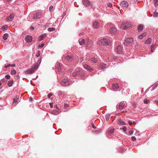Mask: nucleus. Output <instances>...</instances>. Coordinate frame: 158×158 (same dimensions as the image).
<instances>
[{
	"label": "nucleus",
	"instance_id": "nucleus-5",
	"mask_svg": "<svg viewBox=\"0 0 158 158\" xmlns=\"http://www.w3.org/2000/svg\"><path fill=\"white\" fill-rule=\"evenodd\" d=\"M60 82L61 85L64 86H67L69 84V81L67 79H62Z\"/></svg>",
	"mask_w": 158,
	"mask_h": 158
},
{
	"label": "nucleus",
	"instance_id": "nucleus-7",
	"mask_svg": "<svg viewBox=\"0 0 158 158\" xmlns=\"http://www.w3.org/2000/svg\"><path fill=\"white\" fill-rule=\"evenodd\" d=\"M126 104V102H121L118 104V107L119 109H123L125 106Z\"/></svg>",
	"mask_w": 158,
	"mask_h": 158
},
{
	"label": "nucleus",
	"instance_id": "nucleus-56",
	"mask_svg": "<svg viewBox=\"0 0 158 158\" xmlns=\"http://www.w3.org/2000/svg\"><path fill=\"white\" fill-rule=\"evenodd\" d=\"M52 96V94L50 93V94H48V98H50L51 96Z\"/></svg>",
	"mask_w": 158,
	"mask_h": 158
},
{
	"label": "nucleus",
	"instance_id": "nucleus-59",
	"mask_svg": "<svg viewBox=\"0 0 158 158\" xmlns=\"http://www.w3.org/2000/svg\"><path fill=\"white\" fill-rule=\"evenodd\" d=\"M64 106L65 107H67L68 106V104L67 103H64Z\"/></svg>",
	"mask_w": 158,
	"mask_h": 158
},
{
	"label": "nucleus",
	"instance_id": "nucleus-55",
	"mask_svg": "<svg viewBox=\"0 0 158 158\" xmlns=\"http://www.w3.org/2000/svg\"><path fill=\"white\" fill-rule=\"evenodd\" d=\"M123 131H125L126 130V129H127V127H124L123 128Z\"/></svg>",
	"mask_w": 158,
	"mask_h": 158
},
{
	"label": "nucleus",
	"instance_id": "nucleus-35",
	"mask_svg": "<svg viewBox=\"0 0 158 158\" xmlns=\"http://www.w3.org/2000/svg\"><path fill=\"white\" fill-rule=\"evenodd\" d=\"M155 6L156 7L158 6V0H154Z\"/></svg>",
	"mask_w": 158,
	"mask_h": 158
},
{
	"label": "nucleus",
	"instance_id": "nucleus-10",
	"mask_svg": "<svg viewBox=\"0 0 158 158\" xmlns=\"http://www.w3.org/2000/svg\"><path fill=\"white\" fill-rule=\"evenodd\" d=\"M83 67L85 69L89 72H91L93 70V69L92 68L87 64H84L83 65Z\"/></svg>",
	"mask_w": 158,
	"mask_h": 158
},
{
	"label": "nucleus",
	"instance_id": "nucleus-23",
	"mask_svg": "<svg viewBox=\"0 0 158 158\" xmlns=\"http://www.w3.org/2000/svg\"><path fill=\"white\" fill-rule=\"evenodd\" d=\"M110 31L111 34H114L116 32V29L114 27L110 29Z\"/></svg>",
	"mask_w": 158,
	"mask_h": 158
},
{
	"label": "nucleus",
	"instance_id": "nucleus-12",
	"mask_svg": "<svg viewBox=\"0 0 158 158\" xmlns=\"http://www.w3.org/2000/svg\"><path fill=\"white\" fill-rule=\"evenodd\" d=\"M93 26L94 28H97L99 26V23L97 21H95L93 22Z\"/></svg>",
	"mask_w": 158,
	"mask_h": 158
},
{
	"label": "nucleus",
	"instance_id": "nucleus-51",
	"mask_svg": "<svg viewBox=\"0 0 158 158\" xmlns=\"http://www.w3.org/2000/svg\"><path fill=\"white\" fill-rule=\"evenodd\" d=\"M135 135H140V132L139 131H136L135 133Z\"/></svg>",
	"mask_w": 158,
	"mask_h": 158
},
{
	"label": "nucleus",
	"instance_id": "nucleus-24",
	"mask_svg": "<svg viewBox=\"0 0 158 158\" xmlns=\"http://www.w3.org/2000/svg\"><path fill=\"white\" fill-rule=\"evenodd\" d=\"M65 59L66 60H68L69 61H71L73 60V57L68 55L66 56Z\"/></svg>",
	"mask_w": 158,
	"mask_h": 158
},
{
	"label": "nucleus",
	"instance_id": "nucleus-29",
	"mask_svg": "<svg viewBox=\"0 0 158 158\" xmlns=\"http://www.w3.org/2000/svg\"><path fill=\"white\" fill-rule=\"evenodd\" d=\"M152 41L151 39L150 38H148L146 41L145 43L147 44H151Z\"/></svg>",
	"mask_w": 158,
	"mask_h": 158
},
{
	"label": "nucleus",
	"instance_id": "nucleus-63",
	"mask_svg": "<svg viewBox=\"0 0 158 158\" xmlns=\"http://www.w3.org/2000/svg\"><path fill=\"white\" fill-rule=\"evenodd\" d=\"M30 28L32 30H33L34 29V28L33 27H31Z\"/></svg>",
	"mask_w": 158,
	"mask_h": 158
},
{
	"label": "nucleus",
	"instance_id": "nucleus-58",
	"mask_svg": "<svg viewBox=\"0 0 158 158\" xmlns=\"http://www.w3.org/2000/svg\"><path fill=\"white\" fill-rule=\"evenodd\" d=\"M18 98H16V99L15 100H14V103H13V104H14V103H16V102L18 101Z\"/></svg>",
	"mask_w": 158,
	"mask_h": 158
},
{
	"label": "nucleus",
	"instance_id": "nucleus-13",
	"mask_svg": "<svg viewBox=\"0 0 158 158\" xmlns=\"http://www.w3.org/2000/svg\"><path fill=\"white\" fill-rule=\"evenodd\" d=\"M34 71L31 68L27 69L25 71L26 74H31L34 72Z\"/></svg>",
	"mask_w": 158,
	"mask_h": 158
},
{
	"label": "nucleus",
	"instance_id": "nucleus-32",
	"mask_svg": "<svg viewBox=\"0 0 158 158\" xmlns=\"http://www.w3.org/2000/svg\"><path fill=\"white\" fill-rule=\"evenodd\" d=\"M56 30L55 27H49L48 29V30L49 31H54Z\"/></svg>",
	"mask_w": 158,
	"mask_h": 158
},
{
	"label": "nucleus",
	"instance_id": "nucleus-42",
	"mask_svg": "<svg viewBox=\"0 0 158 158\" xmlns=\"http://www.w3.org/2000/svg\"><path fill=\"white\" fill-rule=\"evenodd\" d=\"M5 77L6 79H9L10 78V76L9 75L7 74L5 75Z\"/></svg>",
	"mask_w": 158,
	"mask_h": 158
},
{
	"label": "nucleus",
	"instance_id": "nucleus-25",
	"mask_svg": "<svg viewBox=\"0 0 158 158\" xmlns=\"http://www.w3.org/2000/svg\"><path fill=\"white\" fill-rule=\"evenodd\" d=\"M146 34L147 33L146 32L143 33L142 34H141V35H139V39H142L143 37L145 36H146Z\"/></svg>",
	"mask_w": 158,
	"mask_h": 158
},
{
	"label": "nucleus",
	"instance_id": "nucleus-44",
	"mask_svg": "<svg viewBox=\"0 0 158 158\" xmlns=\"http://www.w3.org/2000/svg\"><path fill=\"white\" fill-rule=\"evenodd\" d=\"M54 107L56 108L57 110H60V106H57L56 105H54Z\"/></svg>",
	"mask_w": 158,
	"mask_h": 158
},
{
	"label": "nucleus",
	"instance_id": "nucleus-37",
	"mask_svg": "<svg viewBox=\"0 0 158 158\" xmlns=\"http://www.w3.org/2000/svg\"><path fill=\"white\" fill-rule=\"evenodd\" d=\"M153 16L154 17H158V12L156 11H155L154 13Z\"/></svg>",
	"mask_w": 158,
	"mask_h": 158
},
{
	"label": "nucleus",
	"instance_id": "nucleus-3",
	"mask_svg": "<svg viewBox=\"0 0 158 158\" xmlns=\"http://www.w3.org/2000/svg\"><path fill=\"white\" fill-rule=\"evenodd\" d=\"M133 39L132 38H127L125 41L124 44L127 46H128L132 43L133 42Z\"/></svg>",
	"mask_w": 158,
	"mask_h": 158
},
{
	"label": "nucleus",
	"instance_id": "nucleus-41",
	"mask_svg": "<svg viewBox=\"0 0 158 158\" xmlns=\"http://www.w3.org/2000/svg\"><path fill=\"white\" fill-rule=\"evenodd\" d=\"M149 102V100L145 99L144 100V102L145 104H148Z\"/></svg>",
	"mask_w": 158,
	"mask_h": 158
},
{
	"label": "nucleus",
	"instance_id": "nucleus-27",
	"mask_svg": "<svg viewBox=\"0 0 158 158\" xmlns=\"http://www.w3.org/2000/svg\"><path fill=\"white\" fill-rule=\"evenodd\" d=\"M92 44V42L90 40H88L87 41V46L88 47H91Z\"/></svg>",
	"mask_w": 158,
	"mask_h": 158
},
{
	"label": "nucleus",
	"instance_id": "nucleus-52",
	"mask_svg": "<svg viewBox=\"0 0 158 158\" xmlns=\"http://www.w3.org/2000/svg\"><path fill=\"white\" fill-rule=\"evenodd\" d=\"M53 8V6H51L49 8V11H51Z\"/></svg>",
	"mask_w": 158,
	"mask_h": 158
},
{
	"label": "nucleus",
	"instance_id": "nucleus-57",
	"mask_svg": "<svg viewBox=\"0 0 158 158\" xmlns=\"http://www.w3.org/2000/svg\"><path fill=\"white\" fill-rule=\"evenodd\" d=\"M91 125L93 128H96L95 126L94 125L93 123Z\"/></svg>",
	"mask_w": 158,
	"mask_h": 158
},
{
	"label": "nucleus",
	"instance_id": "nucleus-17",
	"mask_svg": "<svg viewBox=\"0 0 158 158\" xmlns=\"http://www.w3.org/2000/svg\"><path fill=\"white\" fill-rule=\"evenodd\" d=\"M60 112V110H54L51 111V113L55 115H57Z\"/></svg>",
	"mask_w": 158,
	"mask_h": 158
},
{
	"label": "nucleus",
	"instance_id": "nucleus-45",
	"mask_svg": "<svg viewBox=\"0 0 158 158\" xmlns=\"http://www.w3.org/2000/svg\"><path fill=\"white\" fill-rule=\"evenodd\" d=\"M44 45V44L42 43L40 44H39L38 45L39 48H42L43 47Z\"/></svg>",
	"mask_w": 158,
	"mask_h": 158
},
{
	"label": "nucleus",
	"instance_id": "nucleus-43",
	"mask_svg": "<svg viewBox=\"0 0 158 158\" xmlns=\"http://www.w3.org/2000/svg\"><path fill=\"white\" fill-rule=\"evenodd\" d=\"M63 93L60 91H59L58 92V96H60L62 95L63 94Z\"/></svg>",
	"mask_w": 158,
	"mask_h": 158
},
{
	"label": "nucleus",
	"instance_id": "nucleus-34",
	"mask_svg": "<svg viewBox=\"0 0 158 158\" xmlns=\"http://www.w3.org/2000/svg\"><path fill=\"white\" fill-rule=\"evenodd\" d=\"M13 83V82L11 81H8L7 85L9 87H11Z\"/></svg>",
	"mask_w": 158,
	"mask_h": 158
},
{
	"label": "nucleus",
	"instance_id": "nucleus-40",
	"mask_svg": "<svg viewBox=\"0 0 158 158\" xmlns=\"http://www.w3.org/2000/svg\"><path fill=\"white\" fill-rule=\"evenodd\" d=\"M8 27V26L6 25H4L2 27V30H5L7 29Z\"/></svg>",
	"mask_w": 158,
	"mask_h": 158
},
{
	"label": "nucleus",
	"instance_id": "nucleus-60",
	"mask_svg": "<svg viewBox=\"0 0 158 158\" xmlns=\"http://www.w3.org/2000/svg\"><path fill=\"white\" fill-rule=\"evenodd\" d=\"M10 67H15V64H10Z\"/></svg>",
	"mask_w": 158,
	"mask_h": 158
},
{
	"label": "nucleus",
	"instance_id": "nucleus-33",
	"mask_svg": "<svg viewBox=\"0 0 158 158\" xmlns=\"http://www.w3.org/2000/svg\"><path fill=\"white\" fill-rule=\"evenodd\" d=\"M110 118V115L109 114H107L106 116V120L108 121L109 120Z\"/></svg>",
	"mask_w": 158,
	"mask_h": 158
},
{
	"label": "nucleus",
	"instance_id": "nucleus-49",
	"mask_svg": "<svg viewBox=\"0 0 158 158\" xmlns=\"http://www.w3.org/2000/svg\"><path fill=\"white\" fill-rule=\"evenodd\" d=\"M155 45H154V44H152V45H151V51L152 52H153V51H152L153 50V47L155 46Z\"/></svg>",
	"mask_w": 158,
	"mask_h": 158
},
{
	"label": "nucleus",
	"instance_id": "nucleus-16",
	"mask_svg": "<svg viewBox=\"0 0 158 158\" xmlns=\"http://www.w3.org/2000/svg\"><path fill=\"white\" fill-rule=\"evenodd\" d=\"M121 5L123 7H127L128 6V4L127 2L126 1H124L121 2Z\"/></svg>",
	"mask_w": 158,
	"mask_h": 158
},
{
	"label": "nucleus",
	"instance_id": "nucleus-2",
	"mask_svg": "<svg viewBox=\"0 0 158 158\" xmlns=\"http://www.w3.org/2000/svg\"><path fill=\"white\" fill-rule=\"evenodd\" d=\"M41 61V58H39L37 62L33 65L31 67V69L34 70V71H35L38 68Z\"/></svg>",
	"mask_w": 158,
	"mask_h": 158
},
{
	"label": "nucleus",
	"instance_id": "nucleus-54",
	"mask_svg": "<svg viewBox=\"0 0 158 158\" xmlns=\"http://www.w3.org/2000/svg\"><path fill=\"white\" fill-rule=\"evenodd\" d=\"M10 64H8L7 65H6L5 66V68H7L8 67H10Z\"/></svg>",
	"mask_w": 158,
	"mask_h": 158
},
{
	"label": "nucleus",
	"instance_id": "nucleus-31",
	"mask_svg": "<svg viewBox=\"0 0 158 158\" xmlns=\"http://www.w3.org/2000/svg\"><path fill=\"white\" fill-rule=\"evenodd\" d=\"M118 123L120 125H125V123L124 122L122 121L121 119H118Z\"/></svg>",
	"mask_w": 158,
	"mask_h": 158
},
{
	"label": "nucleus",
	"instance_id": "nucleus-46",
	"mask_svg": "<svg viewBox=\"0 0 158 158\" xmlns=\"http://www.w3.org/2000/svg\"><path fill=\"white\" fill-rule=\"evenodd\" d=\"M134 131L133 130H131L129 131V134L130 135H131L133 134Z\"/></svg>",
	"mask_w": 158,
	"mask_h": 158
},
{
	"label": "nucleus",
	"instance_id": "nucleus-20",
	"mask_svg": "<svg viewBox=\"0 0 158 158\" xmlns=\"http://www.w3.org/2000/svg\"><path fill=\"white\" fill-rule=\"evenodd\" d=\"M90 61L94 63H96L97 62V58L94 57H91L89 59Z\"/></svg>",
	"mask_w": 158,
	"mask_h": 158
},
{
	"label": "nucleus",
	"instance_id": "nucleus-30",
	"mask_svg": "<svg viewBox=\"0 0 158 158\" xmlns=\"http://www.w3.org/2000/svg\"><path fill=\"white\" fill-rule=\"evenodd\" d=\"M79 42L80 45H82L84 44L85 40L84 39H80Z\"/></svg>",
	"mask_w": 158,
	"mask_h": 158
},
{
	"label": "nucleus",
	"instance_id": "nucleus-11",
	"mask_svg": "<svg viewBox=\"0 0 158 158\" xmlns=\"http://www.w3.org/2000/svg\"><path fill=\"white\" fill-rule=\"evenodd\" d=\"M25 40L27 42H30L32 40V37L30 35H27L25 37Z\"/></svg>",
	"mask_w": 158,
	"mask_h": 158
},
{
	"label": "nucleus",
	"instance_id": "nucleus-36",
	"mask_svg": "<svg viewBox=\"0 0 158 158\" xmlns=\"http://www.w3.org/2000/svg\"><path fill=\"white\" fill-rule=\"evenodd\" d=\"M16 73V71L15 69L12 70L11 71L10 74L11 75H15Z\"/></svg>",
	"mask_w": 158,
	"mask_h": 158
},
{
	"label": "nucleus",
	"instance_id": "nucleus-47",
	"mask_svg": "<svg viewBox=\"0 0 158 158\" xmlns=\"http://www.w3.org/2000/svg\"><path fill=\"white\" fill-rule=\"evenodd\" d=\"M107 6L109 7H111L112 6V5L111 3H109L107 4Z\"/></svg>",
	"mask_w": 158,
	"mask_h": 158
},
{
	"label": "nucleus",
	"instance_id": "nucleus-39",
	"mask_svg": "<svg viewBox=\"0 0 158 158\" xmlns=\"http://www.w3.org/2000/svg\"><path fill=\"white\" fill-rule=\"evenodd\" d=\"M61 65L59 64V66L58 67V71L59 72H60V71L61 70Z\"/></svg>",
	"mask_w": 158,
	"mask_h": 158
},
{
	"label": "nucleus",
	"instance_id": "nucleus-64",
	"mask_svg": "<svg viewBox=\"0 0 158 158\" xmlns=\"http://www.w3.org/2000/svg\"><path fill=\"white\" fill-rule=\"evenodd\" d=\"M132 123L134 125H135L136 124V123L135 121L133 122V123Z\"/></svg>",
	"mask_w": 158,
	"mask_h": 158
},
{
	"label": "nucleus",
	"instance_id": "nucleus-14",
	"mask_svg": "<svg viewBox=\"0 0 158 158\" xmlns=\"http://www.w3.org/2000/svg\"><path fill=\"white\" fill-rule=\"evenodd\" d=\"M82 2L83 5L87 7L89 6L90 5V2L88 0H83Z\"/></svg>",
	"mask_w": 158,
	"mask_h": 158
},
{
	"label": "nucleus",
	"instance_id": "nucleus-38",
	"mask_svg": "<svg viewBox=\"0 0 158 158\" xmlns=\"http://www.w3.org/2000/svg\"><path fill=\"white\" fill-rule=\"evenodd\" d=\"M40 51H38L37 52L36 54V56L37 57H38L40 56Z\"/></svg>",
	"mask_w": 158,
	"mask_h": 158
},
{
	"label": "nucleus",
	"instance_id": "nucleus-26",
	"mask_svg": "<svg viewBox=\"0 0 158 158\" xmlns=\"http://www.w3.org/2000/svg\"><path fill=\"white\" fill-rule=\"evenodd\" d=\"M112 87L113 89H117L119 88L118 84L117 83L113 84Z\"/></svg>",
	"mask_w": 158,
	"mask_h": 158
},
{
	"label": "nucleus",
	"instance_id": "nucleus-21",
	"mask_svg": "<svg viewBox=\"0 0 158 158\" xmlns=\"http://www.w3.org/2000/svg\"><path fill=\"white\" fill-rule=\"evenodd\" d=\"M99 68L101 69H103L106 68V64L103 63H101L99 65Z\"/></svg>",
	"mask_w": 158,
	"mask_h": 158
},
{
	"label": "nucleus",
	"instance_id": "nucleus-50",
	"mask_svg": "<svg viewBox=\"0 0 158 158\" xmlns=\"http://www.w3.org/2000/svg\"><path fill=\"white\" fill-rule=\"evenodd\" d=\"M49 105L51 108H52L53 107V103H50Z\"/></svg>",
	"mask_w": 158,
	"mask_h": 158
},
{
	"label": "nucleus",
	"instance_id": "nucleus-22",
	"mask_svg": "<svg viewBox=\"0 0 158 158\" xmlns=\"http://www.w3.org/2000/svg\"><path fill=\"white\" fill-rule=\"evenodd\" d=\"M143 28V26L142 24H139L138 27V31H142Z\"/></svg>",
	"mask_w": 158,
	"mask_h": 158
},
{
	"label": "nucleus",
	"instance_id": "nucleus-28",
	"mask_svg": "<svg viewBox=\"0 0 158 158\" xmlns=\"http://www.w3.org/2000/svg\"><path fill=\"white\" fill-rule=\"evenodd\" d=\"M8 37V34L7 33H5L4 34L3 36V39L4 40H6Z\"/></svg>",
	"mask_w": 158,
	"mask_h": 158
},
{
	"label": "nucleus",
	"instance_id": "nucleus-6",
	"mask_svg": "<svg viewBox=\"0 0 158 158\" xmlns=\"http://www.w3.org/2000/svg\"><path fill=\"white\" fill-rule=\"evenodd\" d=\"M129 27L130 23L128 22H126L122 23L120 27L123 29H125Z\"/></svg>",
	"mask_w": 158,
	"mask_h": 158
},
{
	"label": "nucleus",
	"instance_id": "nucleus-9",
	"mask_svg": "<svg viewBox=\"0 0 158 158\" xmlns=\"http://www.w3.org/2000/svg\"><path fill=\"white\" fill-rule=\"evenodd\" d=\"M15 15L14 13L11 14L9 16L7 17L6 20L8 21H12Z\"/></svg>",
	"mask_w": 158,
	"mask_h": 158
},
{
	"label": "nucleus",
	"instance_id": "nucleus-8",
	"mask_svg": "<svg viewBox=\"0 0 158 158\" xmlns=\"http://www.w3.org/2000/svg\"><path fill=\"white\" fill-rule=\"evenodd\" d=\"M116 52L119 54H121L122 52V46L120 45H118L116 48Z\"/></svg>",
	"mask_w": 158,
	"mask_h": 158
},
{
	"label": "nucleus",
	"instance_id": "nucleus-48",
	"mask_svg": "<svg viewBox=\"0 0 158 158\" xmlns=\"http://www.w3.org/2000/svg\"><path fill=\"white\" fill-rule=\"evenodd\" d=\"M131 139L133 141H135L136 140V138L135 136H132L131 137Z\"/></svg>",
	"mask_w": 158,
	"mask_h": 158
},
{
	"label": "nucleus",
	"instance_id": "nucleus-53",
	"mask_svg": "<svg viewBox=\"0 0 158 158\" xmlns=\"http://www.w3.org/2000/svg\"><path fill=\"white\" fill-rule=\"evenodd\" d=\"M128 123H129V125L130 126L131 125L132 123V122H131V121H128Z\"/></svg>",
	"mask_w": 158,
	"mask_h": 158
},
{
	"label": "nucleus",
	"instance_id": "nucleus-19",
	"mask_svg": "<svg viewBox=\"0 0 158 158\" xmlns=\"http://www.w3.org/2000/svg\"><path fill=\"white\" fill-rule=\"evenodd\" d=\"M114 129H108L107 131V135L109 137V135L112 134L114 133Z\"/></svg>",
	"mask_w": 158,
	"mask_h": 158
},
{
	"label": "nucleus",
	"instance_id": "nucleus-4",
	"mask_svg": "<svg viewBox=\"0 0 158 158\" xmlns=\"http://www.w3.org/2000/svg\"><path fill=\"white\" fill-rule=\"evenodd\" d=\"M84 74L82 71L79 70L78 71L74 72L73 74V77H76L77 76L79 75L80 76H83Z\"/></svg>",
	"mask_w": 158,
	"mask_h": 158
},
{
	"label": "nucleus",
	"instance_id": "nucleus-18",
	"mask_svg": "<svg viewBox=\"0 0 158 158\" xmlns=\"http://www.w3.org/2000/svg\"><path fill=\"white\" fill-rule=\"evenodd\" d=\"M47 35L46 34H44L40 35L38 38V40L41 41L43 40L44 38L46 37Z\"/></svg>",
	"mask_w": 158,
	"mask_h": 158
},
{
	"label": "nucleus",
	"instance_id": "nucleus-1",
	"mask_svg": "<svg viewBox=\"0 0 158 158\" xmlns=\"http://www.w3.org/2000/svg\"><path fill=\"white\" fill-rule=\"evenodd\" d=\"M98 44L100 45H108L111 44V41L109 39L103 38L99 40L98 41Z\"/></svg>",
	"mask_w": 158,
	"mask_h": 158
},
{
	"label": "nucleus",
	"instance_id": "nucleus-61",
	"mask_svg": "<svg viewBox=\"0 0 158 158\" xmlns=\"http://www.w3.org/2000/svg\"><path fill=\"white\" fill-rule=\"evenodd\" d=\"M132 105L134 107H135L136 106V104L135 103H133Z\"/></svg>",
	"mask_w": 158,
	"mask_h": 158
},
{
	"label": "nucleus",
	"instance_id": "nucleus-15",
	"mask_svg": "<svg viewBox=\"0 0 158 158\" xmlns=\"http://www.w3.org/2000/svg\"><path fill=\"white\" fill-rule=\"evenodd\" d=\"M42 16V15L40 13H36L33 16L34 19H39Z\"/></svg>",
	"mask_w": 158,
	"mask_h": 158
},
{
	"label": "nucleus",
	"instance_id": "nucleus-62",
	"mask_svg": "<svg viewBox=\"0 0 158 158\" xmlns=\"http://www.w3.org/2000/svg\"><path fill=\"white\" fill-rule=\"evenodd\" d=\"M29 100L31 101H32V98H31V97H30L29 98Z\"/></svg>",
	"mask_w": 158,
	"mask_h": 158
}]
</instances>
